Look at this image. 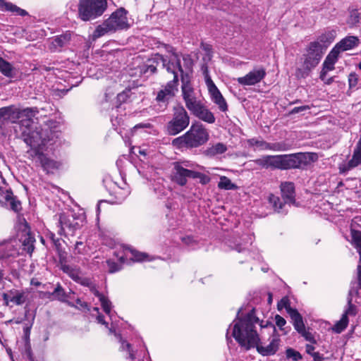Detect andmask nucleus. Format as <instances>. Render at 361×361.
Masks as SVG:
<instances>
[{"label":"nucleus","mask_w":361,"mask_h":361,"mask_svg":"<svg viewBox=\"0 0 361 361\" xmlns=\"http://www.w3.org/2000/svg\"><path fill=\"white\" fill-rule=\"evenodd\" d=\"M259 319L255 315V309L252 308L244 317L239 318L233 325L232 336L241 348L249 350L256 348L262 356L274 355L279 350L280 340L274 338L266 347L260 343L259 334L255 329V324Z\"/></svg>","instance_id":"obj_1"},{"label":"nucleus","mask_w":361,"mask_h":361,"mask_svg":"<svg viewBox=\"0 0 361 361\" xmlns=\"http://www.w3.org/2000/svg\"><path fill=\"white\" fill-rule=\"evenodd\" d=\"M318 160L315 152H298L289 154L264 155L254 160L259 166L271 170L301 169Z\"/></svg>","instance_id":"obj_2"},{"label":"nucleus","mask_w":361,"mask_h":361,"mask_svg":"<svg viewBox=\"0 0 361 361\" xmlns=\"http://www.w3.org/2000/svg\"><path fill=\"white\" fill-rule=\"evenodd\" d=\"M38 112L37 107H32L23 109L17 113V118L20 119V137L27 145H39L42 142V137L48 135V130H44L34 124L32 118Z\"/></svg>","instance_id":"obj_3"},{"label":"nucleus","mask_w":361,"mask_h":361,"mask_svg":"<svg viewBox=\"0 0 361 361\" xmlns=\"http://www.w3.org/2000/svg\"><path fill=\"white\" fill-rule=\"evenodd\" d=\"M209 138V133L201 123H192L186 133L172 140V145L177 149H193L204 145Z\"/></svg>","instance_id":"obj_4"},{"label":"nucleus","mask_w":361,"mask_h":361,"mask_svg":"<svg viewBox=\"0 0 361 361\" xmlns=\"http://www.w3.org/2000/svg\"><path fill=\"white\" fill-rule=\"evenodd\" d=\"M127 11L121 8L114 12L103 24L99 25L94 32V38L100 37L109 32H114L117 30L127 29L130 23L127 18Z\"/></svg>","instance_id":"obj_5"},{"label":"nucleus","mask_w":361,"mask_h":361,"mask_svg":"<svg viewBox=\"0 0 361 361\" xmlns=\"http://www.w3.org/2000/svg\"><path fill=\"white\" fill-rule=\"evenodd\" d=\"M182 59L184 67L190 68L193 66L189 56H183ZM160 66L163 68H181L180 57L174 52H169L166 56L154 54L146 62V68H157Z\"/></svg>","instance_id":"obj_6"},{"label":"nucleus","mask_w":361,"mask_h":361,"mask_svg":"<svg viewBox=\"0 0 361 361\" xmlns=\"http://www.w3.org/2000/svg\"><path fill=\"white\" fill-rule=\"evenodd\" d=\"M106 8V0H80L78 16L83 21H89L101 16Z\"/></svg>","instance_id":"obj_7"},{"label":"nucleus","mask_w":361,"mask_h":361,"mask_svg":"<svg viewBox=\"0 0 361 361\" xmlns=\"http://www.w3.org/2000/svg\"><path fill=\"white\" fill-rule=\"evenodd\" d=\"M190 124V116L180 105L177 104L173 107L172 118L166 123V132L169 135H176L183 131Z\"/></svg>","instance_id":"obj_8"},{"label":"nucleus","mask_w":361,"mask_h":361,"mask_svg":"<svg viewBox=\"0 0 361 361\" xmlns=\"http://www.w3.org/2000/svg\"><path fill=\"white\" fill-rule=\"evenodd\" d=\"M84 219L82 215L77 214L73 212L61 214L59 219L60 228L58 234L59 235H73L75 231L81 228Z\"/></svg>","instance_id":"obj_9"},{"label":"nucleus","mask_w":361,"mask_h":361,"mask_svg":"<svg viewBox=\"0 0 361 361\" xmlns=\"http://www.w3.org/2000/svg\"><path fill=\"white\" fill-rule=\"evenodd\" d=\"M42 143H39V145H29L32 150L31 156L32 158L37 157L41 166L47 173L53 172L54 170L59 169L60 164L56 161L49 158L47 154L42 152L43 147L49 141V136L42 137Z\"/></svg>","instance_id":"obj_10"},{"label":"nucleus","mask_w":361,"mask_h":361,"mask_svg":"<svg viewBox=\"0 0 361 361\" xmlns=\"http://www.w3.org/2000/svg\"><path fill=\"white\" fill-rule=\"evenodd\" d=\"M171 173V180L179 186H185L188 183V178H192L193 170L187 169L190 167L189 161H178L173 164Z\"/></svg>","instance_id":"obj_11"},{"label":"nucleus","mask_w":361,"mask_h":361,"mask_svg":"<svg viewBox=\"0 0 361 361\" xmlns=\"http://www.w3.org/2000/svg\"><path fill=\"white\" fill-rule=\"evenodd\" d=\"M203 74L205 78V82L212 101L218 106L219 109L222 112L228 110V104L222 94L216 86L211 77L209 75L208 69H204Z\"/></svg>","instance_id":"obj_12"},{"label":"nucleus","mask_w":361,"mask_h":361,"mask_svg":"<svg viewBox=\"0 0 361 361\" xmlns=\"http://www.w3.org/2000/svg\"><path fill=\"white\" fill-rule=\"evenodd\" d=\"M326 49V46H322L319 42H310L307 47L305 59V68L317 66L321 61Z\"/></svg>","instance_id":"obj_13"},{"label":"nucleus","mask_w":361,"mask_h":361,"mask_svg":"<svg viewBox=\"0 0 361 361\" xmlns=\"http://www.w3.org/2000/svg\"><path fill=\"white\" fill-rule=\"evenodd\" d=\"M171 73L173 74V79L167 82L164 89L159 91L156 98L157 102L167 103L169 99L174 96V91L177 90L178 73L174 69Z\"/></svg>","instance_id":"obj_14"},{"label":"nucleus","mask_w":361,"mask_h":361,"mask_svg":"<svg viewBox=\"0 0 361 361\" xmlns=\"http://www.w3.org/2000/svg\"><path fill=\"white\" fill-rule=\"evenodd\" d=\"M20 241L23 250L31 256L35 248V243L36 240L35 235L31 232L30 226L27 222L23 225Z\"/></svg>","instance_id":"obj_15"},{"label":"nucleus","mask_w":361,"mask_h":361,"mask_svg":"<svg viewBox=\"0 0 361 361\" xmlns=\"http://www.w3.org/2000/svg\"><path fill=\"white\" fill-rule=\"evenodd\" d=\"M266 75L264 69H254L246 75L238 78V82L243 85H254L259 82Z\"/></svg>","instance_id":"obj_16"},{"label":"nucleus","mask_w":361,"mask_h":361,"mask_svg":"<svg viewBox=\"0 0 361 361\" xmlns=\"http://www.w3.org/2000/svg\"><path fill=\"white\" fill-rule=\"evenodd\" d=\"M280 190L284 203L294 204L295 202V185L293 182H282L280 185Z\"/></svg>","instance_id":"obj_17"},{"label":"nucleus","mask_w":361,"mask_h":361,"mask_svg":"<svg viewBox=\"0 0 361 361\" xmlns=\"http://www.w3.org/2000/svg\"><path fill=\"white\" fill-rule=\"evenodd\" d=\"M60 269L75 282L80 280L79 269L67 264V254L59 257Z\"/></svg>","instance_id":"obj_18"},{"label":"nucleus","mask_w":361,"mask_h":361,"mask_svg":"<svg viewBox=\"0 0 361 361\" xmlns=\"http://www.w3.org/2000/svg\"><path fill=\"white\" fill-rule=\"evenodd\" d=\"M292 323L297 332L300 334L306 341L310 342L312 344L317 343V341L315 340L314 335L309 330L305 329L302 315Z\"/></svg>","instance_id":"obj_19"},{"label":"nucleus","mask_w":361,"mask_h":361,"mask_svg":"<svg viewBox=\"0 0 361 361\" xmlns=\"http://www.w3.org/2000/svg\"><path fill=\"white\" fill-rule=\"evenodd\" d=\"M192 114L200 120L209 124L214 123L216 121L214 114L204 104L195 109Z\"/></svg>","instance_id":"obj_20"},{"label":"nucleus","mask_w":361,"mask_h":361,"mask_svg":"<svg viewBox=\"0 0 361 361\" xmlns=\"http://www.w3.org/2000/svg\"><path fill=\"white\" fill-rule=\"evenodd\" d=\"M360 40L358 37L355 36H348L341 39L334 47L341 53L356 47L358 46Z\"/></svg>","instance_id":"obj_21"},{"label":"nucleus","mask_w":361,"mask_h":361,"mask_svg":"<svg viewBox=\"0 0 361 361\" xmlns=\"http://www.w3.org/2000/svg\"><path fill=\"white\" fill-rule=\"evenodd\" d=\"M277 308L279 310L285 308L287 313L289 314L292 322H293L295 319L301 316L297 309L291 307L290 300L287 296H285L281 299V300L277 304Z\"/></svg>","instance_id":"obj_22"},{"label":"nucleus","mask_w":361,"mask_h":361,"mask_svg":"<svg viewBox=\"0 0 361 361\" xmlns=\"http://www.w3.org/2000/svg\"><path fill=\"white\" fill-rule=\"evenodd\" d=\"M181 73L182 82V96L183 99H186L188 97L195 95L194 89L190 84V76L188 73L184 75L183 69H178Z\"/></svg>","instance_id":"obj_23"},{"label":"nucleus","mask_w":361,"mask_h":361,"mask_svg":"<svg viewBox=\"0 0 361 361\" xmlns=\"http://www.w3.org/2000/svg\"><path fill=\"white\" fill-rule=\"evenodd\" d=\"M46 237L51 242L52 246L55 249L59 257H63V255L67 254L65 249L63 247V243H65L63 239L56 237V235L51 231L47 233Z\"/></svg>","instance_id":"obj_24"},{"label":"nucleus","mask_w":361,"mask_h":361,"mask_svg":"<svg viewBox=\"0 0 361 361\" xmlns=\"http://www.w3.org/2000/svg\"><path fill=\"white\" fill-rule=\"evenodd\" d=\"M54 298L56 300L61 302H66L71 307H75L74 304L68 301L70 293H67L60 283H57L54 289Z\"/></svg>","instance_id":"obj_25"},{"label":"nucleus","mask_w":361,"mask_h":361,"mask_svg":"<svg viewBox=\"0 0 361 361\" xmlns=\"http://www.w3.org/2000/svg\"><path fill=\"white\" fill-rule=\"evenodd\" d=\"M227 150V147L222 142H218L211 147L207 148L204 150V154L209 157H213L214 156L222 154Z\"/></svg>","instance_id":"obj_26"},{"label":"nucleus","mask_w":361,"mask_h":361,"mask_svg":"<svg viewBox=\"0 0 361 361\" xmlns=\"http://www.w3.org/2000/svg\"><path fill=\"white\" fill-rule=\"evenodd\" d=\"M0 10L16 13L17 15L24 16L27 14V11L5 0H0Z\"/></svg>","instance_id":"obj_27"},{"label":"nucleus","mask_w":361,"mask_h":361,"mask_svg":"<svg viewBox=\"0 0 361 361\" xmlns=\"http://www.w3.org/2000/svg\"><path fill=\"white\" fill-rule=\"evenodd\" d=\"M5 200L10 202L11 209L15 212H18L21 210V202L13 195L11 189L7 190L5 195Z\"/></svg>","instance_id":"obj_28"},{"label":"nucleus","mask_w":361,"mask_h":361,"mask_svg":"<svg viewBox=\"0 0 361 361\" xmlns=\"http://www.w3.org/2000/svg\"><path fill=\"white\" fill-rule=\"evenodd\" d=\"M360 164H361V136L354 149L352 159L348 162V165L351 168L356 167Z\"/></svg>","instance_id":"obj_29"},{"label":"nucleus","mask_w":361,"mask_h":361,"mask_svg":"<svg viewBox=\"0 0 361 361\" xmlns=\"http://www.w3.org/2000/svg\"><path fill=\"white\" fill-rule=\"evenodd\" d=\"M1 73L8 78V82H16L22 78L20 69H0Z\"/></svg>","instance_id":"obj_30"},{"label":"nucleus","mask_w":361,"mask_h":361,"mask_svg":"<svg viewBox=\"0 0 361 361\" xmlns=\"http://www.w3.org/2000/svg\"><path fill=\"white\" fill-rule=\"evenodd\" d=\"M340 54V51L334 47L326 57L323 68H331L336 62Z\"/></svg>","instance_id":"obj_31"},{"label":"nucleus","mask_w":361,"mask_h":361,"mask_svg":"<svg viewBox=\"0 0 361 361\" xmlns=\"http://www.w3.org/2000/svg\"><path fill=\"white\" fill-rule=\"evenodd\" d=\"M70 39L71 35L69 33H66L63 35L57 37L52 41L51 48H53L54 51H56L67 44L70 41Z\"/></svg>","instance_id":"obj_32"},{"label":"nucleus","mask_w":361,"mask_h":361,"mask_svg":"<svg viewBox=\"0 0 361 361\" xmlns=\"http://www.w3.org/2000/svg\"><path fill=\"white\" fill-rule=\"evenodd\" d=\"M13 296L10 301L16 305H21L26 301V295L24 292H20L17 290H11L9 292Z\"/></svg>","instance_id":"obj_33"},{"label":"nucleus","mask_w":361,"mask_h":361,"mask_svg":"<svg viewBox=\"0 0 361 361\" xmlns=\"http://www.w3.org/2000/svg\"><path fill=\"white\" fill-rule=\"evenodd\" d=\"M184 102L185 106L191 113L203 104L200 100L197 99L195 95L188 97L186 99H184Z\"/></svg>","instance_id":"obj_34"},{"label":"nucleus","mask_w":361,"mask_h":361,"mask_svg":"<svg viewBox=\"0 0 361 361\" xmlns=\"http://www.w3.org/2000/svg\"><path fill=\"white\" fill-rule=\"evenodd\" d=\"M335 37V31L332 30L326 32L319 37L318 40L317 42H320L322 46L326 45L327 47L328 45L334 40Z\"/></svg>","instance_id":"obj_35"},{"label":"nucleus","mask_w":361,"mask_h":361,"mask_svg":"<svg viewBox=\"0 0 361 361\" xmlns=\"http://www.w3.org/2000/svg\"><path fill=\"white\" fill-rule=\"evenodd\" d=\"M348 322V317L346 315H342L341 319L334 324L332 329L334 332L341 334L347 328Z\"/></svg>","instance_id":"obj_36"},{"label":"nucleus","mask_w":361,"mask_h":361,"mask_svg":"<svg viewBox=\"0 0 361 361\" xmlns=\"http://www.w3.org/2000/svg\"><path fill=\"white\" fill-rule=\"evenodd\" d=\"M218 188L222 190H235L238 187L233 183L231 180L226 176H221L218 183Z\"/></svg>","instance_id":"obj_37"},{"label":"nucleus","mask_w":361,"mask_h":361,"mask_svg":"<svg viewBox=\"0 0 361 361\" xmlns=\"http://www.w3.org/2000/svg\"><path fill=\"white\" fill-rule=\"evenodd\" d=\"M132 254L131 259L134 262H141L149 260V256L145 252H141L134 249H129Z\"/></svg>","instance_id":"obj_38"},{"label":"nucleus","mask_w":361,"mask_h":361,"mask_svg":"<svg viewBox=\"0 0 361 361\" xmlns=\"http://www.w3.org/2000/svg\"><path fill=\"white\" fill-rule=\"evenodd\" d=\"M130 89L126 88L123 92L117 94L116 101V108H119L122 104L127 102V100L130 98Z\"/></svg>","instance_id":"obj_39"},{"label":"nucleus","mask_w":361,"mask_h":361,"mask_svg":"<svg viewBox=\"0 0 361 361\" xmlns=\"http://www.w3.org/2000/svg\"><path fill=\"white\" fill-rule=\"evenodd\" d=\"M289 149V146L285 142H279L274 143H269L267 145V149L271 151H286Z\"/></svg>","instance_id":"obj_40"},{"label":"nucleus","mask_w":361,"mask_h":361,"mask_svg":"<svg viewBox=\"0 0 361 361\" xmlns=\"http://www.w3.org/2000/svg\"><path fill=\"white\" fill-rule=\"evenodd\" d=\"M201 48L204 52L205 56H204L203 60L205 61V65L202 66V68H207L208 64L207 61H209L212 59V46L207 43H202Z\"/></svg>","instance_id":"obj_41"},{"label":"nucleus","mask_w":361,"mask_h":361,"mask_svg":"<svg viewBox=\"0 0 361 361\" xmlns=\"http://www.w3.org/2000/svg\"><path fill=\"white\" fill-rule=\"evenodd\" d=\"M192 178L199 179L200 183L204 185L208 184L211 181V178L208 175L194 170Z\"/></svg>","instance_id":"obj_42"},{"label":"nucleus","mask_w":361,"mask_h":361,"mask_svg":"<svg viewBox=\"0 0 361 361\" xmlns=\"http://www.w3.org/2000/svg\"><path fill=\"white\" fill-rule=\"evenodd\" d=\"M353 245L355 249L361 247V231L355 229L350 230Z\"/></svg>","instance_id":"obj_43"},{"label":"nucleus","mask_w":361,"mask_h":361,"mask_svg":"<svg viewBox=\"0 0 361 361\" xmlns=\"http://www.w3.org/2000/svg\"><path fill=\"white\" fill-rule=\"evenodd\" d=\"M286 356L287 359H292L293 361H299L302 359L301 353L292 348H288L286 350Z\"/></svg>","instance_id":"obj_44"},{"label":"nucleus","mask_w":361,"mask_h":361,"mask_svg":"<svg viewBox=\"0 0 361 361\" xmlns=\"http://www.w3.org/2000/svg\"><path fill=\"white\" fill-rule=\"evenodd\" d=\"M269 202L272 204L275 210L279 212L283 207V202H281V199L271 194L269 197Z\"/></svg>","instance_id":"obj_45"},{"label":"nucleus","mask_w":361,"mask_h":361,"mask_svg":"<svg viewBox=\"0 0 361 361\" xmlns=\"http://www.w3.org/2000/svg\"><path fill=\"white\" fill-rule=\"evenodd\" d=\"M99 300L101 302V306H102L104 312L106 314H109L111 313V301L105 295L102 296Z\"/></svg>","instance_id":"obj_46"},{"label":"nucleus","mask_w":361,"mask_h":361,"mask_svg":"<svg viewBox=\"0 0 361 361\" xmlns=\"http://www.w3.org/2000/svg\"><path fill=\"white\" fill-rule=\"evenodd\" d=\"M357 314V307L352 303V298H349L348 301V308L343 315H346L348 317L350 316H355Z\"/></svg>","instance_id":"obj_47"},{"label":"nucleus","mask_w":361,"mask_h":361,"mask_svg":"<svg viewBox=\"0 0 361 361\" xmlns=\"http://www.w3.org/2000/svg\"><path fill=\"white\" fill-rule=\"evenodd\" d=\"M106 262L109 268V272L111 274L118 271L122 269L121 264H118L112 259H107Z\"/></svg>","instance_id":"obj_48"},{"label":"nucleus","mask_w":361,"mask_h":361,"mask_svg":"<svg viewBox=\"0 0 361 361\" xmlns=\"http://www.w3.org/2000/svg\"><path fill=\"white\" fill-rule=\"evenodd\" d=\"M14 114L12 106H5L0 108V119H9L12 114Z\"/></svg>","instance_id":"obj_49"},{"label":"nucleus","mask_w":361,"mask_h":361,"mask_svg":"<svg viewBox=\"0 0 361 361\" xmlns=\"http://www.w3.org/2000/svg\"><path fill=\"white\" fill-rule=\"evenodd\" d=\"M116 196L115 200L112 201L114 204H121L126 197L127 194L122 189L118 188L117 191H115Z\"/></svg>","instance_id":"obj_50"},{"label":"nucleus","mask_w":361,"mask_h":361,"mask_svg":"<svg viewBox=\"0 0 361 361\" xmlns=\"http://www.w3.org/2000/svg\"><path fill=\"white\" fill-rule=\"evenodd\" d=\"M121 348L123 350H126L128 351L129 357L131 360H134L135 358V355L133 354L131 349V345L128 341L125 340L121 341Z\"/></svg>","instance_id":"obj_51"},{"label":"nucleus","mask_w":361,"mask_h":361,"mask_svg":"<svg viewBox=\"0 0 361 361\" xmlns=\"http://www.w3.org/2000/svg\"><path fill=\"white\" fill-rule=\"evenodd\" d=\"M181 241L188 246H191L197 244V241L192 235H186L180 238Z\"/></svg>","instance_id":"obj_52"},{"label":"nucleus","mask_w":361,"mask_h":361,"mask_svg":"<svg viewBox=\"0 0 361 361\" xmlns=\"http://www.w3.org/2000/svg\"><path fill=\"white\" fill-rule=\"evenodd\" d=\"M358 82L357 75L355 73H351L348 76L349 87L354 88L357 86Z\"/></svg>","instance_id":"obj_53"},{"label":"nucleus","mask_w":361,"mask_h":361,"mask_svg":"<svg viewBox=\"0 0 361 361\" xmlns=\"http://www.w3.org/2000/svg\"><path fill=\"white\" fill-rule=\"evenodd\" d=\"M275 322H276V326L281 330V331H284L285 329L283 328V326L286 325V319L281 317V315L279 314H276L275 316Z\"/></svg>","instance_id":"obj_54"},{"label":"nucleus","mask_w":361,"mask_h":361,"mask_svg":"<svg viewBox=\"0 0 361 361\" xmlns=\"http://www.w3.org/2000/svg\"><path fill=\"white\" fill-rule=\"evenodd\" d=\"M331 69H322L320 73V79L326 84H330L333 81L332 77H327V71Z\"/></svg>","instance_id":"obj_55"},{"label":"nucleus","mask_w":361,"mask_h":361,"mask_svg":"<svg viewBox=\"0 0 361 361\" xmlns=\"http://www.w3.org/2000/svg\"><path fill=\"white\" fill-rule=\"evenodd\" d=\"M310 109V106L309 105H304L300 106H295L290 111V114H295L298 113H300L303 111L309 110Z\"/></svg>","instance_id":"obj_56"},{"label":"nucleus","mask_w":361,"mask_h":361,"mask_svg":"<svg viewBox=\"0 0 361 361\" xmlns=\"http://www.w3.org/2000/svg\"><path fill=\"white\" fill-rule=\"evenodd\" d=\"M75 250L78 254H82L85 251V246L83 242L77 241L75 244Z\"/></svg>","instance_id":"obj_57"},{"label":"nucleus","mask_w":361,"mask_h":361,"mask_svg":"<svg viewBox=\"0 0 361 361\" xmlns=\"http://www.w3.org/2000/svg\"><path fill=\"white\" fill-rule=\"evenodd\" d=\"M30 331H31V325L25 326L23 328L24 339L26 343H29V341H30Z\"/></svg>","instance_id":"obj_58"},{"label":"nucleus","mask_w":361,"mask_h":361,"mask_svg":"<svg viewBox=\"0 0 361 361\" xmlns=\"http://www.w3.org/2000/svg\"><path fill=\"white\" fill-rule=\"evenodd\" d=\"M89 288H90V291L94 294V295L95 297L98 298V299H99L102 296L104 295L102 293H101L97 290L95 284H94V283Z\"/></svg>","instance_id":"obj_59"},{"label":"nucleus","mask_w":361,"mask_h":361,"mask_svg":"<svg viewBox=\"0 0 361 361\" xmlns=\"http://www.w3.org/2000/svg\"><path fill=\"white\" fill-rule=\"evenodd\" d=\"M314 346L312 344H306L305 345V351L306 353L310 355L311 357L314 353H317V352H314Z\"/></svg>","instance_id":"obj_60"},{"label":"nucleus","mask_w":361,"mask_h":361,"mask_svg":"<svg viewBox=\"0 0 361 361\" xmlns=\"http://www.w3.org/2000/svg\"><path fill=\"white\" fill-rule=\"evenodd\" d=\"M252 141L254 142L252 144L255 145L257 146H259L264 149H267V145H269V142H267L263 141V140L259 141V140H252Z\"/></svg>","instance_id":"obj_61"},{"label":"nucleus","mask_w":361,"mask_h":361,"mask_svg":"<svg viewBox=\"0 0 361 361\" xmlns=\"http://www.w3.org/2000/svg\"><path fill=\"white\" fill-rule=\"evenodd\" d=\"M357 283L358 288L361 290V265L357 267Z\"/></svg>","instance_id":"obj_62"},{"label":"nucleus","mask_w":361,"mask_h":361,"mask_svg":"<svg viewBox=\"0 0 361 361\" xmlns=\"http://www.w3.org/2000/svg\"><path fill=\"white\" fill-rule=\"evenodd\" d=\"M76 303L82 309L90 310L88 303L84 301H82L81 299L78 298L75 300Z\"/></svg>","instance_id":"obj_63"},{"label":"nucleus","mask_w":361,"mask_h":361,"mask_svg":"<svg viewBox=\"0 0 361 361\" xmlns=\"http://www.w3.org/2000/svg\"><path fill=\"white\" fill-rule=\"evenodd\" d=\"M312 357L313 358L314 361H323L324 360L323 355L320 354L319 352H317V353H314Z\"/></svg>","instance_id":"obj_64"}]
</instances>
